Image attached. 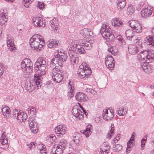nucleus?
<instances>
[{
    "mask_svg": "<svg viewBox=\"0 0 154 154\" xmlns=\"http://www.w3.org/2000/svg\"><path fill=\"white\" fill-rule=\"evenodd\" d=\"M33 23L36 26L39 27H45V22L42 18L38 17H34L32 18Z\"/></svg>",
    "mask_w": 154,
    "mask_h": 154,
    "instance_id": "f3484780",
    "label": "nucleus"
},
{
    "mask_svg": "<svg viewBox=\"0 0 154 154\" xmlns=\"http://www.w3.org/2000/svg\"><path fill=\"white\" fill-rule=\"evenodd\" d=\"M19 113V111L18 110L15 109L13 111V115L14 117H17Z\"/></svg>",
    "mask_w": 154,
    "mask_h": 154,
    "instance_id": "5fc2aeb1",
    "label": "nucleus"
},
{
    "mask_svg": "<svg viewBox=\"0 0 154 154\" xmlns=\"http://www.w3.org/2000/svg\"><path fill=\"white\" fill-rule=\"evenodd\" d=\"M29 126L31 132L35 134L38 131V124L35 122V119L31 117H29L28 120Z\"/></svg>",
    "mask_w": 154,
    "mask_h": 154,
    "instance_id": "9b49d317",
    "label": "nucleus"
},
{
    "mask_svg": "<svg viewBox=\"0 0 154 154\" xmlns=\"http://www.w3.org/2000/svg\"><path fill=\"white\" fill-rule=\"evenodd\" d=\"M7 20V19L5 15L2 13L0 15V28L2 29L5 26V23Z\"/></svg>",
    "mask_w": 154,
    "mask_h": 154,
    "instance_id": "a878e982",
    "label": "nucleus"
},
{
    "mask_svg": "<svg viewBox=\"0 0 154 154\" xmlns=\"http://www.w3.org/2000/svg\"><path fill=\"white\" fill-rule=\"evenodd\" d=\"M134 31L132 30L128 29L125 32V35L127 38L129 40H132L133 38L134 37V35L133 33Z\"/></svg>",
    "mask_w": 154,
    "mask_h": 154,
    "instance_id": "7c9ffc66",
    "label": "nucleus"
},
{
    "mask_svg": "<svg viewBox=\"0 0 154 154\" xmlns=\"http://www.w3.org/2000/svg\"><path fill=\"white\" fill-rule=\"evenodd\" d=\"M68 84L69 85L68 87L70 90L68 92V93H74L73 89V88H74V87L71 84L70 81H69V82Z\"/></svg>",
    "mask_w": 154,
    "mask_h": 154,
    "instance_id": "8fccbe9b",
    "label": "nucleus"
},
{
    "mask_svg": "<svg viewBox=\"0 0 154 154\" xmlns=\"http://www.w3.org/2000/svg\"><path fill=\"white\" fill-rule=\"evenodd\" d=\"M82 35L84 36L88 37L89 36H92L93 33L90 29L85 28L83 30Z\"/></svg>",
    "mask_w": 154,
    "mask_h": 154,
    "instance_id": "f704fd0d",
    "label": "nucleus"
},
{
    "mask_svg": "<svg viewBox=\"0 0 154 154\" xmlns=\"http://www.w3.org/2000/svg\"><path fill=\"white\" fill-rule=\"evenodd\" d=\"M92 132V127L91 125H88L86 129L83 131V134L86 137H89Z\"/></svg>",
    "mask_w": 154,
    "mask_h": 154,
    "instance_id": "c756f323",
    "label": "nucleus"
},
{
    "mask_svg": "<svg viewBox=\"0 0 154 154\" xmlns=\"http://www.w3.org/2000/svg\"><path fill=\"white\" fill-rule=\"evenodd\" d=\"M0 147L4 149H7L8 147V141L6 136L3 134L0 139Z\"/></svg>",
    "mask_w": 154,
    "mask_h": 154,
    "instance_id": "aec40b11",
    "label": "nucleus"
},
{
    "mask_svg": "<svg viewBox=\"0 0 154 154\" xmlns=\"http://www.w3.org/2000/svg\"><path fill=\"white\" fill-rule=\"evenodd\" d=\"M39 74H35L34 75V80L35 81V83H34V84H36L37 88V89H39L41 87L42 82L40 78H39Z\"/></svg>",
    "mask_w": 154,
    "mask_h": 154,
    "instance_id": "2f4dec72",
    "label": "nucleus"
},
{
    "mask_svg": "<svg viewBox=\"0 0 154 154\" xmlns=\"http://www.w3.org/2000/svg\"><path fill=\"white\" fill-rule=\"evenodd\" d=\"M79 43L80 45L77 44L76 41L72 40L69 43L68 49L70 51H72L73 53L77 54H84L85 52L84 50L90 49L91 48V43L90 41H85L84 40H80Z\"/></svg>",
    "mask_w": 154,
    "mask_h": 154,
    "instance_id": "f257e3e1",
    "label": "nucleus"
},
{
    "mask_svg": "<svg viewBox=\"0 0 154 154\" xmlns=\"http://www.w3.org/2000/svg\"><path fill=\"white\" fill-rule=\"evenodd\" d=\"M147 137V136L146 135L144 136L143 138H142L141 140L142 149H144V145L146 141Z\"/></svg>",
    "mask_w": 154,
    "mask_h": 154,
    "instance_id": "09e8293b",
    "label": "nucleus"
},
{
    "mask_svg": "<svg viewBox=\"0 0 154 154\" xmlns=\"http://www.w3.org/2000/svg\"><path fill=\"white\" fill-rule=\"evenodd\" d=\"M120 44L122 45H125V40L122 39L120 42H119Z\"/></svg>",
    "mask_w": 154,
    "mask_h": 154,
    "instance_id": "052dcab7",
    "label": "nucleus"
},
{
    "mask_svg": "<svg viewBox=\"0 0 154 154\" xmlns=\"http://www.w3.org/2000/svg\"><path fill=\"white\" fill-rule=\"evenodd\" d=\"M7 43L9 50L11 51L15 50V47L14 43V38L10 35L7 37Z\"/></svg>",
    "mask_w": 154,
    "mask_h": 154,
    "instance_id": "dca6fc26",
    "label": "nucleus"
},
{
    "mask_svg": "<svg viewBox=\"0 0 154 154\" xmlns=\"http://www.w3.org/2000/svg\"><path fill=\"white\" fill-rule=\"evenodd\" d=\"M56 69H54L52 71V78L56 83H60L63 79V75L61 74L60 71L56 72Z\"/></svg>",
    "mask_w": 154,
    "mask_h": 154,
    "instance_id": "f8f14e48",
    "label": "nucleus"
},
{
    "mask_svg": "<svg viewBox=\"0 0 154 154\" xmlns=\"http://www.w3.org/2000/svg\"><path fill=\"white\" fill-rule=\"evenodd\" d=\"M27 117V114L26 113L20 110L19 111V113L17 118L20 122H22L26 120Z\"/></svg>",
    "mask_w": 154,
    "mask_h": 154,
    "instance_id": "5701e85b",
    "label": "nucleus"
},
{
    "mask_svg": "<svg viewBox=\"0 0 154 154\" xmlns=\"http://www.w3.org/2000/svg\"><path fill=\"white\" fill-rule=\"evenodd\" d=\"M33 0H23V3L25 7H29V4L32 2Z\"/></svg>",
    "mask_w": 154,
    "mask_h": 154,
    "instance_id": "a18cd8bd",
    "label": "nucleus"
},
{
    "mask_svg": "<svg viewBox=\"0 0 154 154\" xmlns=\"http://www.w3.org/2000/svg\"><path fill=\"white\" fill-rule=\"evenodd\" d=\"M112 23L113 26L116 27L120 26L123 24L121 20L117 18L113 20L112 22Z\"/></svg>",
    "mask_w": 154,
    "mask_h": 154,
    "instance_id": "72a5a7b5",
    "label": "nucleus"
},
{
    "mask_svg": "<svg viewBox=\"0 0 154 154\" xmlns=\"http://www.w3.org/2000/svg\"><path fill=\"white\" fill-rule=\"evenodd\" d=\"M111 129L110 131L108 132L106 135V138L108 139H110L114 133V126L113 124H111Z\"/></svg>",
    "mask_w": 154,
    "mask_h": 154,
    "instance_id": "ea45409f",
    "label": "nucleus"
},
{
    "mask_svg": "<svg viewBox=\"0 0 154 154\" xmlns=\"http://www.w3.org/2000/svg\"><path fill=\"white\" fill-rule=\"evenodd\" d=\"M120 139V138H117V136H116V137L114 139V143H116V142H115V141L116 140H117V141H118L119 139Z\"/></svg>",
    "mask_w": 154,
    "mask_h": 154,
    "instance_id": "774afa93",
    "label": "nucleus"
},
{
    "mask_svg": "<svg viewBox=\"0 0 154 154\" xmlns=\"http://www.w3.org/2000/svg\"><path fill=\"white\" fill-rule=\"evenodd\" d=\"M105 64L109 70L113 69L115 66L113 58L110 55H107L105 57Z\"/></svg>",
    "mask_w": 154,
    "mask_h": 154,
    "instance_id": "4468645a",
    "label": "nucleus"
},
{
    "mask_svg": "<svg viewBox=\"0 0 154 154\" xmlns=\"http://www.w3.org/2000/svg\"><path fill=\"white\" fill-rule=\"evenodd\" d=\"M55 139L56 137L53 135H48L46 137V139L49 140L51 143H52Z\"/></svg>",
    "mask_w": 154,
    "mask_h": 154,
    "instance_id": "de8ad7c7",
    "label": "nucleus"
},
{
    "mask_svg": "<svg viewBox=\"0 0 154 154\" xmlns=\"http://www.w3.org/2000/svg\"><path fill=\"white\" fill-rule=\"evenodd\" d=\"M67 141L65 140H61L57 142L52 147L50 154H62L66 146Z\"/></svg>",
    "mask_w": 154,
    "mask_h": 154,
    "instance_id": "20e7f679",
    "label": "nucleus"
},
{
    "mask_svg": "<svg viewBox=\"0 0 154 154\" xmlns=\"http://www.w3.org/2000/svg\"><path fill=\"white\" fill-rule=\"evenodd\" d=\"M76 100L80 102H83L87 100L88 97L84 93L78 92L75 96Z\"/></svg>",
    "mask_w": 154,
    "mask_h": 154,
    "instance_id": "412c9836",
    "label": "nucleus"
},
{
    "mask_svg": "<svg viewBox=\"0 0 154 154\" xmlns=\"http://www.w3.org/2000/svg\"><path fill=\"white\" fill-rule=\"evenodd\" d=\"M73 140L76 143H78L81 139V135L80 134L75 132L74 133L73 136Z\"/></svg>",
    "mask_w": 154,
    "mask_h": 154,
    "instance_id": "e433bc0d",
    "label": "nucleus"
},
{
    "mask_svg": "<svg viewBox=\"0 0 154 154\" xmlns=\"http://www.w3.org/2000/svg\"><path fill=\"white\" fill-rule=\"evenodd\" d=\"M32 64L30 60L27 58L23 60L21 63V68L24 73L30 72L32 69Z\"/></svg>",
    "mask_w": 154,
    "mask_h": 154,
    "instance_id": "0eeeda50",
    "label": "nucleus"
},
{
    "mask_svg": "<svg viewBox=\"0 0 154 154\" xmlns=\"http://www.w3.org/2000/svg\"><path fill=\"white\" fill-rule=\"evenodd\" d=\"M28 114H29L34 115L36 112L35 109L32 107H30L27 109Z\"/></svg>",
    "mask_w": 154,
    "mask_h": 154,
    "instance_id": "37998d69",
    "label": "nucleus"
},
{
    "mask_svg": "<svg viewBox=\"0 0 154 154\" xmlns=\"http://www.w3.org/2000/svg\"><path fill=\"white\" fill-rule=\"evenodd\" d=\"M138 39V37L135 36L134 38H133L132 40L135 43H137V40Z\"/></svg>",
    "mask_w": 154,
    "mask_h": 154,
    "instance_id": "bf43d9fd",
    "label": "nucleus"
},
{
    "mask_svg": "<svg viewBox=\"0 0 154 154\" xmlns=\"http://www.w3.org/2000/svg\"><path fill=\"white\" fill-rule=\"evenodd\" d=\"M4 67L2 63H0V78H1L4 71Z\"/></svg>",
    "mask_w": 154,
    "mask_h": 154,
    "instance_id": "603ef678",
    "label": "nucleus"
},
{
    "mask_svg": "<svg viewBox=\"0 0 154 154\" xmlns=\"http://www.w3.org/2000/svg\"><path fill=\"white\" fill-rule=\"evenodd\" d=\"M46 66V61L43 58H38L34 65L35 69L38 73H39L41 75L45 74V70Z\"/></svg>",
    "mask_w": 154,
    "mask_h": 154,
    "instance_id": "39448f33",
    "label": "nucleus"
},
{
    "mask_svg": "<svg viewBox=\"0 0 154 154\" xmlns=\"http://www.w3.org/2000/svg\"><path fill=\"white\" fill-rule=\"evenodd\" d=\"M91 90H92V89H91V88H87L86 89L85 91L86 92L91 93Z\"/></svg>",
    "mask_w": 154,
    "mask_h": 154,
    "instance_id": "338daca9",
    "label": "nucleus"
},
{
    "mask_svg": "<svg viewBox=\"0 0 154 154\" xmlns=\"http://www.w3.org/2000/svg\"><path fill=\"white\" fill-rule=\"evenodd\" d=\"M137 57L140 60H145L146 62L148 63L152 62L154 60L153 54L151 53H148L146 51L140 52L137 55Z\"/></svg>",
    "mask_w": 154,
    "mask_h": 154,
    "instance_id": "6e6552de",
    "label": "nucleus"
},
{
    "mask_svg": "<svg viewBox=\"0 0 154 154\" xmlns=\"http://www.w3.org/2000/svg\"><path fill=\"white\" fill-rule=\"evenodd\" d=\"M45 6L43 2H38L37 7L40 9H42L44 8Z\"/></svg>",
    "mask_w": 154,
    "mask_h": 154,
    "instance_id": "864d4df0",
    "label": "nucleus"
},
{
    "mask_svg": "<svg viewBox=\"0 0 154 154\" xmlns=\"http://www.w3.org/2000/svg\"><path fill=\"white\" fill-rule=\"evenodd\" d=\"M63 62L57 57L56 56L54 58L52 59L50 61V66L53 68L55 67H58L59 66H61L63 64Z\"/></svg>",
    "mask_w": 154,
    "mask_h": 154,
    "instance_id": "2eb2a0df",
    "label": "nucleus"
},
{
    "mask_svg": "<svg viewBox=\"0 0 154 154\" xmlns=\"http://www.w3.org/2000/svg\"><path fill=\"white\" fill-rule=\"evenodd\" d=\"M47 44L49 48H55L58 45V41L56 40L52 39L49 41Z\"/></svg>",
    "mask_w": 154,
    "mask_h": 154,
    "instance_id": "c85d7f7f",
    "label": "nucleus"
},
{
    "mask_svg": "<svg viewBox=\"0 0 154 154\" xmlns=\"http://www.w3.org/2000/svg\"><path fill=\"white\" fill-rule=\"evenodd\" d=\"M43 149H40V153H47L46 152V149L45 147H44L43 146Z\"/></svg>",
    "mask_w": 154,
    "mask_h": 154,
    "instance_id": "13d9d810",
    "label": "nucleus"
},
{
    "mask_svg": "<svg viewBox=\"0 0 154 154\" xmlns=\"http://www.w3.org/2000/svg\"><path fill=\"white\" fill-rule=\"evenodd\" d=\"M124 109L123 107H121L118 108L117 111V113L120 116H123L126 114L127 110L124 111Z\"/></svg>",
    "mask_w": 154,
    "mask_h": 154,
    "instance_id": "58836bf2",
    "label": "nucleus"
},
{
    "mask_svg": "<svg viewBox=\"0 0 154 154\" xmlns=\"http://www.w3.org/2000/svg\"><path fill=\"white\" fill-rule=\"evenodd\" d=\"M117 8L119 11H122L126 5L125 0H117Z\"/></svg>",
    "mask_w": 154,
    "mask_h": 154,
    "instance_id": "b1692460",
    "label": "nucleus"
},
{
    "mask_svg": "<svg viewBox=\"0 0 154 154\" xmlns=\"http://www.w3.org/2000/svg\"><path fill=\"white\" fill-rule=\"evenodd\" d=\"M127 13L128 15H131L134 12V8L133 6H129L127 9Z\"/></svg>",
    "mask_w": 154,
    "mask_h": 154,
    "instance_id": "49530a36",
    "label": "nucleus"
},
{
    "mask_svg": "<svg viewBox=\"0 0 154 154\" xmlns=\"http://www.w3.org/2000/svg\"><path fill=\"white\" fill-rule=\"evenodd\" d=\"M149 63H142L141 64V67L142 69L147 73H151L153 70V67L150 64H149Z\"/></svg>",
    "mask_w": 154,
    "mask_h": 154,
    "instance_id": "a211bd4d",
    "label": "nucleus"
},
{
    "mask_svg": "<svg viewBox=\"0 0 154 154\" xmlns=\"http://www.w3.org/2000/svg\"><path fill=\"white\" fill-rule=\"evenodd\" d=\"M117 39L119 41V42H120L123 38H122V37L121 35H118L117 37Z\"/></svg>",
    "mask_w": 154,
    "mask_h": 154,
    "instance_id": "680f3d73",
    "label": "nucleus"
},
{
    "mask_svg": "<svg viewBox=\"0 0 154 154\" xmlns=\"http://www.w3.org/2000/svg\"><path fill=\"white\" fill-rule=\"evenodd\" d=\"M108 51L109 52L111 53V54H112L115 55L116 54V52L114 51L112 48H109Z\"/></svg>",
    "mask_w": 154,
    "mask_h": 154,
    "instance_id": "6e6d98bb",
    "label": "nucleus"
},
{
    "mask_svg": "<svg viewBox=\"0 0 154 154\" xmlns=\"http://www.w3.org/2000/svg\"><path fill=\"white\" fill-rule=\"evenodd\" d=\"M131 139H130L129 141L127 143V146L128 148H130L132 146L133 141L131 140Z\"/></svg>",
    "mask_w": 154,
    "mask_h": 154,
    "instance_id": "4d7b16f0",
    "label": "nucleus"
},
{
    "mask_svg": "<svg viewBox=\"0 0 154 154\" xmlns=\"http://www.w3.org/2000/svg\"><path fill=\"white\" fill-rule=\"evenodd\" d=\"M102 116L103 119L106 121H109L112 120L114 116L113 109H104L103 111Z\"/></svg>",
    "mask_w": 154,
    "mask_h": 154,
    "instance_id": "9d476101",
    "label": "nucleus"
},
{
    "mask_svg": "<svg viewBox=\"0 0 154 154\" xmlns=\"http://www.w3.org/2000/svg\"><path fill=\"white\" fill-rule=\"evenodd\" d=\"M128 50L129 53L132 55L136 54L138 51V48L135 45H129Z\"/></svg>",
    "mask_w": 154,
    "mask_h": 154,
    "instance_id": "393cba45",
    "label": "nucleus"
},
{
    "mask_svg": "<svg viewBox=\"0 0 154 154\" xmlns=\"http://www.w3.org/2000/svg\"><path fill=\"white\" fill-rule=\"evenodd\" d=\"M79 76L81 78H88L91 73V69L82 63L80 66L77 71Z\"/></svg>",
    "mask_w": 154,
    "mask_h": 154,
    "instance_id": "423d86ee",
    "label": "nucleus"
},
{
    "mask_svg": "<svg viewBox=\"0 0 154 154\" xmlns=\"http://www.w3.org/2000/svg\"><path fill=\"white\" fill-rule=\"evenodd\" d=\"M62 129H66L65 126L64 125H59L56 127L55 131L56 130L62 131Z\"/></svg>",
    "mask_w": 154,
    "mask_h": 154,
    "instance_id": "3c124183",
    "label": "nucleus"
},
{
    "mask_svg": "<svg viewBox=\"0 0 154 154\" xmlns=\"http://www.w3.org/2000/svg\"><path fill=\"white\" fill-rule=\"evenodd\" d=\"M151 32L152 35V36L149 35L146 38L148 42L149 43V45L153 46L154 45V27L152 29Z\"/></svg>",
    "mask_w": 154,
    "mask_h": 154,
    "instance_id": "cd10ccee",
    "label": "nucleus"
},
{
    "mask_svg": "<svg viewBox=\"0 0 154 154\" xmlns=\"http://www.w3.org/2000/svg\"><path fill=\"white\" fill-rule=\"evenodd\" d=\"M68 53L69 54V55L70 57H71L70 58V61L71 63L73 64H78L79 62V58L78 57H71L73 56L72 54H70V53L72 52H73L72 51H70L68 49Z\"/></svg>",
    "mask_w": 154,
    "mask_h": 154,
    "instance_id": "c9c22d12",
    "label": "nucleus"
},
{
    "mask_svg": "<svg viewBox=\"0 0 154 154\" xmlns=\"http://www.w3.org/2000/svg\"><path fill=\"white\" fill-rule=\"evenodd\" d=\"M2 112L5 117L7 119L9 118L11 116V110L7 106H3L2 109Z\"/></svg>",
    "mask_w": 154,
    "mask_h": 154,
    "instance_id": "4be33fe9",
    "label": "nucleus"
},
{
    "mask_svg": "<svg viewBox=\"0 0 154 154\" xmlns=\"http://www.w3.org/2000/svg\"><path fill=\"white\" fill-rule=\"evenodd\" d=\"M153 10V8L151 6L143 8L141 12L142 17L144 18H147L151 15Z\"/></svg>",
    "mask_w": 154,
    "mask_h": 154,
    "instance_id": "ddd939ff",
    "label": "nucleus"
},
{
    "mask_svg": "<svg viewBox=\"0 0 154 154\" xmlns=\"http://www.w3.org/2000/svg\"><path fill=\"white\" fill-rule=\"evenodd\" d=\"M35 143L34 142H31L30 144L29 145V147L31 149V147H32V146L33 145H34Z\"/></svg>",
    "mask_w": 154,
    "mask_h": 154,
    "instance_id": "69168bd1",
    "label": "nucleus"
},
{
    "mask_svg": "<svg viewBox=\"0 0 154 154\" xmlns=\"http://www.w3.org/2000/svg\"><path fill=\"white\" fill-rule=\"evenodd\" d=\"M91 93L93 94L94 95H95L97 94V92L96 91H94V90L92 89L91 90Z\"/></svg>",
    "mask_w": 154,
    "mask_h": 154,
    "instance_id": "e2e57ef3",
    "label": "nucleus"
},
{
    "mask_svg": "<svg viewBox=\"0 0 154 154\" xmlns=\"http://www.w3.org/2000/svg\"><path fill=\"white\" fill-rule=\"evenodd\" d=\"M31 48L33 50H40L45 44L43 38L38 34L33 35L30 39Z\"/></svg>",
    "mask_w": 154,
    "mask_h": 154,
    "instance_id": "f03ea898",
    "label": "nucleus"
},
{
    "mask_svg": "<svg viewBox=\"0 0 154 154\" xmlns=\"http://www.w3.org/2000/svg\"><path fill=\"white\" fill-rule=\"evenodd\" d=\"M72 114L77 118L79 119L82 118L83 116L80 109L77 106H74L72 111Z\"/></svg>",
    "mask_w": 154,
    "mask_h": 154,
    "instance_id": "6ab92c4d",
    "label": "nucleus"
},
{
    "mask_svg": "<svg viewBox=\"0 0 154 154\" xmlns=\"http://www.w3.org/2000/svg\"><path fill=\"white\" fill-rule=\"evenodd\" d=\"M100 32L103 38L109 44L111 43L113 41L114 36L112 33L111 29L107 23L102 25Z\"/></svg>",
    "mask_w": 154,
    "mask_h": 154,
    "instance_id": "7ed1b4c3",
    "label": "nucleus"
},
{
    "mask_svg": "<svg viewBox=\"0 0 154 154\" xmlns=\"http://www.w3.org/2000/svg\"><path fill=\"white\" fill-rule=\"evenodd\" d=\"M74 93H68V96L70 98L72 97L74 95Z\"/></svg>",
    "mask_w": 154,
    "mask_h": 154,
    "instance_id": "0e129e2a",
    "label": "nucleus"
},
{
    "mask_svg": "<svg viewBox=\"0 0 154 154\" xmlns=\"http://www.w3.org/2000/svg\"><path fill=\"white\" fill-rule=\"evenodd\" d=\"M128 23L130 26L133 28L136 32L138 33L142 32L141 25L139 21L136 20H131L128 22Z\"/></svg>",
    "mask_w": 154,
    "mask_h": 154,
    "instance_id": "1a4fd4ad",
    "label": "nucleus"
},
{
    "mask_svg": "<svg viewBox=\"0 0 154 154\" xmlns=\"http://www.w3.org/2000/svg\"><path fill=\"white\" fill-rule=\"evenodd\" d=\"M66 131V129H62V131L56 130L55 131V132L57 136L61 137L65 134Z\"/></svg>",
    "mask_w": 154,
    "mask_h": 154,
    "instance_id": "79ce46f5",
    "label": "nucleus"
},
{
    "mask_svg": "<svg viewBox=\"0 0 154 154\" xmlns=\"http://www.w3.org/2000/svg\"><path fill=\"white\" fill-rule=\"evenodd\" d=\"M110 146L108 145L104 144L100 149V153L101 154H106L109 153Z\"/></svg>",
    "mask_w": 154,
    "mask_h": 154,
    "instance_id": "473e14b6",
    "label": "nucleus"
},
{
    "mask_svg": "<svg viewBox=\"0 0 154 154\" xmlns=\"http://www.w3.org/2000/svg\"><path fill=\"white\" fill-rule=\"evenodd\" d=\"M50 25L53 30L57 31L59 29V22L56 19H53L50 22Z\"/></svg>",
    "mask_w": 154,
    "mask_h": 154,
    "instance_id": "bb28decb",
    "label": "nucleus"
},
{
    "mask_svg": "<svg viewBox=\"0 0 154 154\" xmlns=\"http://www.w3.org/2000/svg\"><path fill=\"white\" fill-rule=\"evenodd\" d=\"M35 85H34L32 84L29 82L26 86V88L27 91H31L33 90L35 88Z\"/></svg>",
    "mask_w": 154,
    "mask_h": 154,
    "instance_id": "a19ab883",
    "label": "nucleus"
},
{
    "mask_svg": "<svg viewBox=\"0 0 154 154\" xmlns=\"http://www.w3.org/2000/svg\"><path fill=\"white\" fill-rule=\"evenodd\" d=\"M122 146L119 144H116L113 146V150L115 151H120L122 149Z\"/></svg>",
    "mask_w": 154,
    "mask_h": 154,
    "instance_id": "c03bdc74",
    "label": "nucleus"
},
{
    "mask_svg": "<svg viewBox=\"0 0 154 154\" xmlns=\"http://www.w3.org/2000/svg\"><path fill=\"white\" fill-rule=\"evenodd\" d=\"M57 58H59L61 60H62L63 62H64L66 60V56L65 53L63 52H61L60 51L58 53V54L56 56Z\"/></svg>",
    "mask_w": 154,
    "mask_h": 154,
    "instance_id": "4c0bfd02",
    "label": "nucleus"
}]
</instances>
